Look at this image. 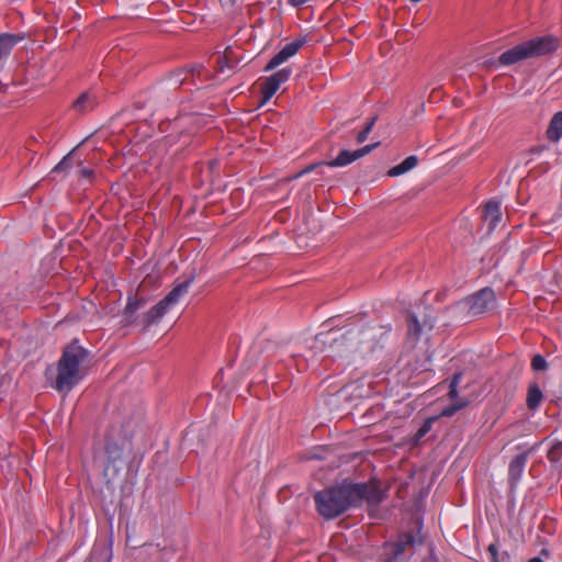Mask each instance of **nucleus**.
Masks as SVG:
<instances>
[{
  "mask_svg": "<svg viewBox=\"0 0 562 562\" xmlns=\"http://www.w3.org/2000/svg\"><path fill=\"white\" fill-rule=\"evenodd\" d=\"M418 164V158L416 156H408L406 159H404L401 164L392 167L387 171L389 177H398L401 175H404L415 168Z\"/></svg>",
  "mask_w": 562,
  "mask_h": 562,
  "instance_id": "obj_15",
  "label": "nucleus"
},
{
  "mask_svg": "<svg viewBox=\"0 0 562 562\" xmlns=\"http://www.w3.org/2000/svg\"><path fill=\"white\" fill-rule=\"evenodd\" d=\"M483 220L488 222L490 231L494 229L501 221V202L490 200L484 207Z\"/></svg>",
  "mask_w": 562,
  "mask_h": 562,
  "instance_id": "obj_11",
  "label": "nucleus"
},
{
  "mask_svg": "<svg viewBox=\"0 0 562 562\" xmlns=\"http://www.w3.org/2000/svg\"><path fill=\"white\" fill-rule=\"evenodd\" d=\"M541 553L548 555V551L546 549H542Z\"/></svg>",
  "mask_w": 562,
  "mask_h": 562,
  "instance_id": "obj_39",
  "label": "nucleus"
},
{
  "mask_svg": "<svg viewBox=\"0 0 562 562\" xmlns=\"http://www.w3.org/2000/svg\"><path fill=\"white\" fill-rule=\"evenodd\" d=\"M562 454V442H558L551 447V449L548 451V459L551 462H557L560 460Z\"/></svg>",
  "mask_w": 562,
  "mask_h": 562,
  "instance_id": "obj_28",
  "label": "nucleus"
},
{
  "mask_svg": "<svg viewBox=\"0 0 562 562\" xmlns=\"http://www.w3.org/2000/svg\"><path fill=\"white\" fill-rule=\"evenodd\" d=\"M91 360L90 351L75 339L64 347L56 370L47 369L46 376L56 391L68 394L85 378Z\"/></svg>",
  "mask_w": 562,
  "mask_h": 562,
  "instance_id": "obj_2",
  "label": "nucleus"
},
{
  "mask_svg": "<svg viewBox=\"0 0 562 562\" xmlns=\"http://www.w3.org/2000/svg\"><path fill=\"white\" fill-rule=\"evenodd\" d=\"M391 327L389 325L368 326L360 330H348L342 334L339 330L329 329L326 333H319L314 337L312 349L324 351L327 342L338 340L349 341L350 349L355 352L370 353L378 348H383L390 341Z\"/></svg>",
  "mask_w": 562,
  "mask_h": 562,
  "instance_id": "obj_3",
  "label": "nucleus"
},
{
  "mask_svg": "<svg viewBox=\"0 0 562 562\" xmlns=\"http://www.w3.org/2000/svg\"><path fill=\"white\" fill-rule=\"evenodd\" d=\"M528 562H543L540 558H532Z\"/></svg>",
  "mask_w": 562,
  "mask_h": 562,
  "instance_id": "obj_38",
  "label": "nucleus"
},
{
  "mask_svg": "<svg viewBox=\"0 0 562 562\" xmlns=\"http://www.w3.org/2000/svg\"><path fill=\"white\" fill-rule=\"evenodd\" d=\"M558 47L559 41L552 35L535 37L501 54L498 63L503 66H510L526 59L549 55Z\"/></svg>",
  "mask_w": 562,
  "mask_h": 562,
  "instance_id": "obj_4",
  "label": "nucleus"
},
{
  "mask_svg": "<svg viewBox=\"0 0 562 562\" xmlns=\"http://www.w3.org/2000/svg\"><path fill=\"white\" fill-rule=\"evenodd\" d=\"M310 0H289V3L293 7H301L308 2Z\"/></svg>",
  "mask_w": 562,
  "mask_h": 562,
  "instance_id": "obj_35",
  "label": "nucleus"
},
{
  "mask_svg": "<svg viewBox=\"0 0 562 562\" xmlns=\"http://www.w3.org/2000/svg\"><path fill=\"white\" fill-rule=\"evenodd\" d=\"M168 307L159 301L155 306H153L145 315V327L150 326L151 324L157 323L167 312Z\"/></svg>",
  "mask_w": 562,
  "mask_h": 562,
  "instance_id": "obj_18",
  "label": "nucleus"
},
{
  "mask_svg": "<svg viewBox=\"0 0 562 562\" xmlns=\"http://www.w3.org/2000/svg\"><path fill=\"white\" fill-rule=\"evenodd\" d=\"M375 123V117H372L364 126L362 131L358 133L357 140L362 142L366 140L369 133L371 132L373 125Z\"/></svg>",
  "mask_w": 562,
  "mask_h": 562,
  "instance_id": "obj_30",
  "label": "nucleus"
},
{
  "mask_svg": "<svg viewBox=\"0 0 562 562\" xmlns=\"http://www.w3.org/2000/svg\"><path fill=\"white\" fill-rule=\"evenodd\" d=\"M415 530L402 533L397 541L391 547V555L385 559V562H406L404 553L407 549L423 543V537L419 532V527L416 525Z\"/></svg>",
  "mask_w": 562,
  "mask_h": 562,
  "instance_id": "obj_7",
  "label": "nucleus"
},
{
  "mask_svg": "<svg viewBox=\"0 0 562 562\" xmlns=\"http://www.w3.org/2000/svg\"><path fill=\"white\" fill-rule=\"evenodd\" d=\"M547 135L549 140H559L562 137V111L555 113L551 119Z\"/></svg>",
  "mask_w": 562,
  "mask_h": 562,
  "instance_id": "obj_16",
  "label": "nucleus"
},
{
  "mask_svg": "<svg viewBox=\"0 0 562 562\" xmlns=\"http://www.w3.org/2000/svg\"><path fill=\"white\" fill-rule=\"evenodd\" d=\"M532 450L533 448H530L528 451L516 456L509 463L508 475L512 483H516L521 477L528 454Z\"/></svg>",
  "mask_w": 562,
  "mask_h": 562,
  "instance_id": "obj_10",
  "label": "nucleus"
},
{
  "mask_svg": "<svg viewBox=\"0 0 562 562\" xmlns=\"http://www.w3.org/2000/svg\"><path fill=\"white\" fill-rule=\"evenodd\" d=\"M384 497L385 494L375 480L362 483L344 480L341 483L317 492L314 501L322 517L334 519L350 507L360 506L363 502L369 505H379Z\"/></svg>",
  "mask_w": 562,
  "mask_h": 562,
  "instance_id": "obj_1",
  "label": "nucleus"
},
{
  "mask_svg": "<svg viewBox=\"0 0 562 562\" xmlns=\"http://www.w3.org/2000/svg\"><path fill=\"white\" fill-rule=\"evenodd\" d=\"M461 376H462V373L461 372H457L453 374L452 379H451V382H450V385H449V396L451 400H456L458 397V391H457V386L461 380Z\"/></svg>",
  "mask_w": 562,
  "mask_h": 562,
  "instance_id": "obj_26",
  "label": "nucleus"
},
{
  "mask_svg": "<svg viewBox=\"0 0 562 562\" xmlns=\"http://www.w3.org/2000/svg\"><path fill=\"white\" fill-rule=\"evenodd\" d=\"M487 553L490 554L491 562H504V560L507 558L506 553H499L497 546L494 543H491L487 548Z\"/></svg>",
  "mask_w": 562,
  "mask_h": 562,
  "instance_id": "obj_24",
  "label": "nucleus"
},
{
  "mask_svg": "<svg viewBox=\"0 0 562 562\" xmlns=\"http://www.w3.org/2000/svg\"><path fill=\"white\" fill-rule=\"evenodd\" d=\"M531 368L535 371H544L548 369V362L541 355H535L531 359Z\"/></svg>",
  "mask_w": 562,
  "mask_h": 562,
  "instance_id": "obj_25",
  "label": "nucleus"
},
{
  "mask_svg": "<svg viewBox=\"0 0 562 562\" xmlns=\"http://www.w3.org/2000/svg\"><path fill=\"white\" fill-rule=\"evenodd\" d=\"M12 378L9 374L0 375V394H2V387L11 384Z\"/></svg>",
  "mask_w": 562,
  "mask_h": 562,
  "instance_id": "obj_33",
  "label": "nucleus"
},
{
  "mask_svg": "<svg viewBox=\"0 0 562 562\" xmlns=\"http://www.w3.org/2000/svg\"><path fill=\"white\" fill-rule=\"evenodd\" d=\"M97 100L89 92H83L72 102V110L78 114H85L94 109Z\"/></svg>",
  "mask_w": 562,
  "mask_h": 562,
  "instance_id": "obj_12",
  "label": "nucleus"
},
{
  "mask_svg": "<svg viewBox=\"0 0 562 562\" xmlns=\"http://www.w3.org/2000/svg\"><path fill=\"white\" fill-rule=\"evenodd\" d=\"M76 151H77V147H76V148H74V149H72V150H71L67 156H65V157L63 158V160H61L58 165H56V166H55V168L53 169V171H55V172H59V171H63V170H65L66 168H68V167H69V159H70V157H71Z\"/></svg>",
  "mask_w": 562,
  "mask_h": 562,
  "instance_id": "obj_31",
  "label": "nucleus"
},
{
  "mask_svg": "<svg viewBox=\"0 0 562 562\" xmlns=\"http://www.w3.org/2000/svg\"><path fill=\"white\" fill-rule=\"evenodd\" d=\"M424 562H448L446 560L439 559L437 555H435L432 552L424 560Z\"/></svg>",
  "mask_w": 562,
  "mask_h": 562,
  "instance_id": "obj_34",
  "label": "nucleus"
},
{
  "mask_svg": "<svg viewBox=\"0 0 562 562\" xmlns=\"http://www.w3.org/2000/svg\"><path fill=\"white\" fill-rule=\"evenodd\" d=\"M379 144L380 143H373L371 145H367V146L356 149V150L344 149L338 154V156L335 159L328 161L327 166L328 167H345V166L364 157L366 155L370 154Z\"/></svg>",
  "mask_w": 562,
  "mask_h": 562,
  "instance_id": "obj_8",
  "label": "nucleus"
},
{
  "mask_svg": "<svg viewBox=\"0 0 562 562\" xmlns=\"http://www.w3.org/2000/svg\"><path fill=\"white\" fill-rule=\"evenodd\" d=\"M192 282V278L177 284L161 301L169 308L176 304L181 296L188 293V289Z\"/></svg>",
  "mask_w": 562,
  "mask_h": 562,
  "instance_id": "obj_13",
  "label": "nucleus"
},
{
  "mask_svg": "<svg viewBox=\"0 0 562 562\" xmlns=\"http://www.w3.org/2000/svg\"><path fill=\"white\" fill-rule=\"evenodd\" d=\"M22 40L21 36L10 33L0 34V61L5 58L13 47Z\"/></svg>",
  "mask_w": 562,
  "mask_h": 562,
  "instance_id": "obj_14",
  "label": "nucleus"
},
{
  "mask_svg": "<svg viewBox=\"0 0 562 562\" xmlns=\"http://www.w3.org/2000/svg\"><path fill=\"white\" fill-rule=\"evenodd\" d=\"M305 43L304 40H295L286 44L278 54H276L265 67V71H270L285 63L294 56Z\"/></svg>",
  "mask_w": 562,
  "mask_h": 562,
  "instance_id": "obj_9",
  "label": "nucleus"
},
{
  "mask_svg": "<svg viewBox=\"0 0 562 562\" xmlns=\"http://www.w3.org/2000/svg\"><path fill=\"white\" fill-rule=\"evenodd\" d=\"M92 175V170L90 169H82L81 170V176L85 177V178H90Z\"/></svg>",
  "mask_w": 562,
  "mask_h": 562,
  "instance_id": "obj_36",
  "label": "nucleus"
},
{
  "mask_svg": "<svg viewBox=\"0 0 562 562\" xmlns=\"http://www.w3.org/2000/svg\"><path fill=\"white\" fill-rule=\"evenodd\" d=\"M281 85L272 76L268 77L262 85L261 92L263 101H268L278 91Z\"/></svg>",
  "mask_w": 562,
  "mask_h": 562,
  "instance_id": "obj_20",
  "label": "nucleus"
},
{
  "mask_svg": "<svg viewBox=\"0 0 562 562\" xmlns=\"http://www.w3.org/2000/svg\"><path fill=\"white\" fill-rule=\"evenodd\" d=\"M469 404V401L465 398L456 400L451 405L447 406L442 412L441 416L451 417L458 411L464 408Z\"/></svg>",
  "mask_w": 562,
  "mask_h": 562,
  "instance_id": "obj_22",
  "label": "nucleus"
},
{
  "mask_svg": "<svg viewBox=\"0 0 562 562\" xmlns=\"http://www.w3.org/2000/svg\"><path fill=\"white\" fill-rule=\"evenodd\" d=\"M424 326H427L429 329L434 327V321H424Z\"/></svg>",
  "mask_w": 562,
  "mask_h": 562,
  "instance_id": "obj_37",
  "label": "nucleus"
},
{
  "mask_svg": "<svg viewBox=\"0 0 562 562\" xmlns=\"http://www.w3.org/2000/svg\"><path fill=\"white\" fill-rule=\"evenodd\" d=\"M407 334L412 338H418L422 331V325L414 314L407 316Z\"/></svg>",
  "mask_w": 562,
  "mask_h": 562,
  "instance_id": "obj_21",
  "label": "nucleus"
},
{
  "mask_svg": "<svg viewBox=\"0 0 562 562\" xmlns=\"http://www.w3.org/2000/svg\"><path fill=\"white\" fill-rule=\"evenodd\" d=\"M543 394L537 383H531L528 387L527 393V407L531 411H535L539 407L542 402Z\"/></svg>",
  "mask_w": 562,
  "mask_h": 562,
  "instance_id": "obj_17",
  "label": "nucleus"
},
{
  "mask_svg": "<svg viewBox=\"0 0 562 562\" xmlns=\"http://www.w3.org/2000/svg\"><path fill=\"white\" fill-rule=\"evenodd\" d=\"M281 85L272 76L268 77L262 85L261 92L263 101H268L278 91Z\"/></svg>",
  "mask_w": 562,
  "mask_h": 562,
  "instance_id": "obj_19",
  "label": "nucleus"
},
{
  "mask_svg": "<svg viewBox=\"0 0 562 562\" xmlns=\"http://www.w3.org/2000/svg\"><path fill=\"white\" fill-rule=\"evenodd\" d=\"M291 72H292L291 68L286 67V68H283L281 70L277 71L276 74H273L271 76L274 78V80L277 82H279V85H282L290 78Z\"/></svg>",
  "mask_w": 562,
  "mask_h": 562,
  "instance_id": "obj_29",
  "label": "nucleus"
},
{
  "mask_svg": "<svg viewBox=\"0 0 562 562\" xmlns=\"http://www.w3.org/2000/svg\"><path fill=\"white\" fill-rule=\"evenodd\" d=\"M431 424H432V420L431 419H427L424 422V424L420 426V428L417 430L416 435H415V439L416 440H419L422 439L427 432H429V430L431 429Z\"/></svg>",
  "mask_w": 562,
  "mask_h": 562,
  "instance_id": "obj_32",
  "label": "nucleus"
},
{
  "mask_svg": "<svg viewBox=\"0 0 562 562\" xmlns=\"http://www.w3.org/2000/svg\"><path fill=\"white\" fill-rule=\"evenodd\" d=\"M105 453L104 476L108 483H111L116 481L127 468L131 447L130 443L119 445L117 442L109 441L105 445Z\"/></svg>",
  "mask_w": 562,
  "mask_h": 562,
  "instance_id": "obj_6",
  "label": "nucleus"
},
{
  "mask_svg": "<svg viewBox=\"0 0 562 562\" xmlns=\"http://www.w3.org/2000/svg\"><path fill=\"white\" fill-rule=\"evenodd\" d=\"M91 136H92V135H90V137H91ZM88 139H89V136L85 137L82 140H83V142H87Z\"/></svg>",
  "mask_w": 562,
  "mask_h": 562,
  "instance_id": "obj_40",
  "label": "nucleus"
},
{
  "mask_svg": "<svg viewBox=\"0 0 562 562\" xmlns=\"http://www.w3.org/2000/svg\"><path fill=\"white\" fill-rule=\"evenodd\" d=\"M495 303V293L491 288H484L470 295L451 307L460 321L468 317L481 315L490 310Z\"/></svg>",
  "mask_w": 562,
  "mask_h": 562,
  "instance_id": "obj_5",
  "label": "nucleus"
},
{
  "mask_svg": "<svg viewBox=\"0 0 562 562\" xmlns=\"http://www.w3.org/2000/svg\"><path fill=\"white\" fill-rule=\"evenodd\" d=\"M143 305H144V301L143 300H134V301H130L127 303V305L125 307V311H124V319H125L126 324H131L132 323L131 317Z\"/></svg>",
  "mask_w": 562,
  "mask_h": 562,
  "instance_id": "obj_23",
  "label": "nucleus"
},
{
  "mask_svg": "<svg viewBox=\"0 0 562 562\" xmlns=\"http://www.w3.org/2000/svg\"><path fill=\"white\" fill-rule=\"evenodd\" d=\"M327 162L328 161H319V162L311 164L307 167H305L303 170H301L300 172H297L294 176H292L291 178H289V180L297 179V178L302 177L303 175L312 172L313 170H315L317 168L327 166Z\"/></svg>",
  "mask_w": 562,
  "mask_h": 562,
  "instance_id": "obj_27",
  "label": "nucleus"
},
{
  "mask_svg": "<svg viewBox=\"0 0 562 562\" xmlns=\"http://www.w3.org/2000/svg\"><path fill=\"white\" fill-rule=\"evenodd\" d=\"M232 3H234L236 0H229Z\"/></svg>",
  "mask_w": 562,
  "mask_h": 562,
  "instance_id": "obj_41",
  "label": "nucleus"
}]
</instances>
